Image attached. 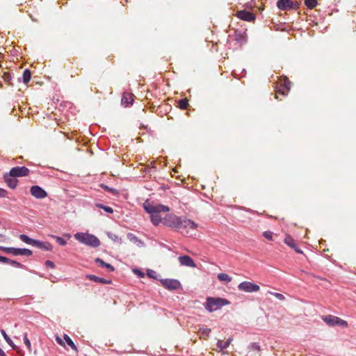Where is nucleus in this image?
I'll return each mask as SVG.
<instances>
[{"label":"nucleus","mask_w":356,"mask_h":356,"mask_svg":"<svg viewBox=\"0 0 356 356\" xmlns=\"http://www.w3.org/2000/svg\"><path fill=\"white\" fill-rule=\"evenodd\" d=\"M163 225L182 234H188L190 229L195 230L197 225L184 216L168 213L163 218Z\"/></svg>","instance_id":"f257e3e1"},{"label":"nucleus","mask_w":356,"mask_h":356,"mask_svg":"<svg viewBox=\"0 0 356 356\" xmlns=\"http://www.w3.org/2000/svg\"><path fill=\"white\" fill-rule=\"evenodd\" d=\"M143 208L147 213L150 214L151 222L155 226H158L161 222L163 223V218L161 217L160 213L170 211V207L168 206L160 204H154L147 201L143 204Z\"/></svg>","instance_id":"f03ea898"},{"label":"nucleus","mask_w":356,"mask_h":356,"mask_svg":"<svg viewBox=\"0 0 356 356\" xmlns=\"http://www.w3.org/2000/svg\"><path fill=\"white\" fill-rule=\"evenodd\" d=\"M229 304V302L225 298L208 297L204 307L208 312H213Z\"/></svg>","instance_id":"7ed1b4c3"},{"label":"nucleus","mask_w":356,"mask_h":356,"mask_svg":"<svg viewBox=\"0 0 356 356\" xmlns=\"http://www.w3.org/2000/svg\"><path fill=\"white\" fill-rule=\"evenodd\" d=\"M74 238L79 242L93 248H97L100 245L98 238L92 234L77 233L74 235Z\"/></svg>","instance_id":"20e7f679"},{"label":"nucleus","mask_w":356,"mask_h":356,"mask_svg":"<svg viewBox=\"0 0 356 356\" xmlns=\"http://www.w3.org/2000/svg\"><path fill=\"white\" fill-rule=\"evenodd\" d=\"M0 250L7 254H11L15 256L24 255L29 257L33 254L31 250L26 248H6L0 246Z\"/></svg>","instance_id":"39448f33"},{"label":"nucleus","mask_w":356,"mask_h":356,"mask_svg":"<svg viewBox=\"0 0 356 356\" xmlns=\"http://www.w3.org/2000/svg\"><path fill=\"white\" fill-rule=\"evenodd\" d=\"M323 321L330 326L340 325L347 327L348 323L340 318L332 315L323 316L322 317Z\"/></svg>","instance_id":"423d86ee"},{"label":"nucleus","mask_w":356,"mask_h":356,"mask_svg":"<svg viewBox=\"0 0 356 356\" xmlns=\"http://www.w3.org/2000/svg\"><path fill=\"white\" fill-rule=\"evenodd\" d=\"M277 86V92L282 95H286L290 90L291 82L286 77H282L279 79Z\"/></svg>","instance_id":"0eeeda50"},{"label":"nucleus","mask_w":356,"mask_h":356,"mask_svg":"<svg viewBox=\"0 0 356 356\" xmlns=\"http://www.w3.org/2000/svg\"><path fill=\"white\" fill-rule=\"evenodd\" d=\"M238 289L239 291H241L252 293L259 291L260 287L257 284L252 283L251 282L245 281L238 284Z\"/></svg>","instance_id":"6e6552de"},{"label":"nucleus","mask_w":356,"mask_h":356,"mask_svg":"<svg viewBox=\"0 0 356 356\" xmlns=\"http://www.w3.org/2000/svg\"><path fill=\"white\" fill-rule=\"evenodd\" d=\"M10 175L17 177H26L29 175L30 170L25 166H17L12 168L10 170Z\"/></svg>","instance_id":"1a4fd4ad"},{"label":"nucleus","mask_w":356,"mask_h":356,"mask_svg":"<svg viewBox=\"0 0 356 356\" xmlns=\"http://www.w3.org/2000/svg\"><path fill=\"white\" fill-rule=\"evenodd\" d=\"M160 282L168 290H177L181 287L179 281L175 279H161Z\"/></svg>","instance_id":"9d476101"},{"label":"nucleus","mask_w":356,"mask_h":356,"mask_svg":"<svg viewBox=\"0 0 356 356\" xmlns=\"http://www.w3.org/2000/svg\"><path fill=\"white\" fill-rule=\"evenodd\" d=\"M277 6L282 10H287L289 9H297L298 8V3L294 2L292 0H278Z\"/></svg>","instance_id":"9b49d317"},{"label":"nucleus","mask_w":356,"mask_h":356,"mask_svg":"<svg viewBox=\"0 0 356 356\" xmlns=\"http://www.w3.org/2000/svg\"><path fill=\"white\" fill-rule=\"evenodd\" d=\"M30 193L37 199H43L47 197V193L42 187L36 185L30 188Z\"/></svg>","instance_id":"f8f14e48"},{"label":"nucleus","mask_w":356,"mask_h":356,"mask_svg":"<svg viewBox=\"0 0 356 356\" xmlns=\"http://www.w3.org/2000/svg\"><path fill=\"white\" fill-rule=\"evenodd\" d=\"M234 37L235 41L240 47L245 44L247 42V34L245 31L235 30Z\"/></svg>","instance_id":"ddd939ff"},{"label":"nucleus","mask_w":356,"mask_h":356,"mask_svg":"<svg viewBox=\"0 0 356 356\" xmlns=\"http://www.w3.org/2000/svg\"><path fill=\"white\" fill-rule=\"evenodd\" d=\"M236 16L246 22H252L255 19V15L254 13L245 10L237 11Z\"/></svg>","instance_id":"4468645a"},{"label":"nucleus","mask_w":356,"mask_h":356,"mask_svg":"<svg viewBox=\"0 0 356 356\" xmlns=\"http://www.w3.org/2000/svg\"><path fill=\"white\" fill-rule=\"evenodd\" d=\"M284 242L288 246L293 249L297 253L302 254V251L299 248L295 239L290 235H286L284 239Z\"/></svg>","instance_id":"2eb2a0df"},{"label":"nucleus","mask_w":356,"mask_h":356,"mask_svg":"<svg viewBox=\"0 0 356 356\" xmlns=\"http://www.w3.org/2000/svg\"><path fill=\"white\" fill-rule=\"evenodd\" d=\"M4 181L7 186L12 189H15L18 184V180L13 176L10 175V172L5 173L3 176Z\"/></svg>","instance_id":"dca6fc26"},{"label":"nucleus","mask_w":356,"mask_h":356,"mask_svg":"<svg viewBox=\"0 0 356 356\" xmlns=\"http://www.w3.org/2000/svg\"><path fill=\"white\" fill-rule=\"evenodd\" d=\"M178 260L181 266L195 268L196 264L192 258L188 255H183L178 257Z\"/></svg>","instance_id":"f3484780"},{"label":"nucleus","mask_w":356,"mask_h":356,"mask_svg":"<svg viewBox=\"0 0 356 356\" xmlns=\"http://www.w3.org/2000/svg\"><path fill=\"white\" fill-rule=\"evenodd\" d=\"M134 95L133 94L127 92H124L122 95L121 103L125 107L129 106L133 104Z\"/></svg>","instance_id":"a211bd4d"},{"label":"nucleus","mask_w":356,"mask_h":356,"mask_svg":"<svg viewBox=\"0 0 356 356\" xmlns=\"http://www.w3.org/2000/svg\"><path fill=\"white\" fill-rule=\"evenodd\" d=\"M86 277L91 281L101 283V284H109L111 283V280H106L103 277H99L95 275H87Z\"/></svg>","instance_id":"6ab92c4d"},{"label":"nucleus","mask_w":356,"mask_h":356,"mask_svg":"<svg viewBox=\"0 0 356 356\" xmlns=\"http://www.w3.org/2000/svg\"><path fill=\"white\" fill-rule=\"evenodd\" d=\"M35 247H37L40 249L47 250V251H51L52 250V245L49 242H42L38 240H36Z\"/></svg>","instance_id":"aec40b11"},{"label":"nucleus","mask_w":356,"mask_h":356,"mask_svg":"<svg viewBox=\"0 0 356 356\" xmlns=\"http://www.w3.org/2000/svg\"><path fill=\"white\" fill-rule=\"evenodd\" d=\"M95 262L98 264L102 268H106L110 272H113L115 270L114 267L111 265L110 264L106 263L100 258H97L95 260Z\"/></svg>","instance_id":"412c9836"},{"label":"nucleus","mask_w":356,"mask_h":356,"mask_svg":"<svg viewBox=\"0 0 356 356\" xmlns=\"http://www.w3.org/2000/svg\"><path fill=\"white\" fill-rule=\"evenodd\" d=\"M19 239L24 243L35 246L36 240L33 239L26 234H20Z\"/></svg>","instance_id":"4be33fe9"},{"label":"nucleus","mask_w":356,"mask_h":356,"mask_svg":"<svg viewBox=\"0 0 356 356\" xmlns=\"http://www.w3.org/2000/svg\"><path fill=\"white\" fill-rule=\"evenodd\" d=\"M232 341V338L228 339L225 342H222V340H218L217 342V347L220 350L226 349L227 347H229Z\"/></svg>","instance_id":"5701e85b"},{"label":"nucleus","mask_w":356,"mask_h":356,"mask_svg":"<svg viewBox=\"0 0 356 356\" xmlns=\"http://www.w3.org/2000/svg\"><path fill=\"white\" fill-rule=\"evenodd\" d=\"M63 338H64L65 342L67 343V345L69 346H70L72 350H74V351L78 353V351H79L78 348H77L76 346L74 344V343L73 342V341L70 339V337L67 334H65L63 336Z\"/></svg>","instance_id":"b1692460"},{"label":"nucleus","mask_w":356,"mask_h":356,"mask_svg":"<svg viewBox=\"0 0 356 356\" xmlns=\"http://www.w3.org/2000/svg\"><path fill=\"white\" fill-rule=\"evenodd\" d=\"M211 331V330L210 328L204 327H200L199 329V333L200 334V338H202V337H203V338L209 337Z\"/></svg>","instance_id":"393cba45"},{"label":"nucleus","mask_w":356,"mask_h":356,"mask_svg":"<svg viewBox=\"0 0 356 356\" xmlns=\"http://www.w3.org/2000/svg\"><path fill=\"white\" fill-rule=\"evenodd\" d=\"M31 71L29 69H26L24 71L23 75H22L23 82L25 84H27L29 82V81L31 79Z\"/></svg>","instance_id":"a878e982"},{"label":"nucleus","mask_w":356,"mask_h":356,"mask_svg":"<svg viewBox=\"0 0 356 356\" xmlns=\"http://www.w3.org/2000/svg\"><path fill=\"white\" fill-rule=\"evenodd\" d=\"M217 277L220 281L225 282H230L232 280V278L226 273H219L218 274Z\"/></svg>","instance_id":"bb28decb"},{"label":"nucleus","mask_w":356,"mask_h":356,"mask_svg":"<svg viewBox=\"0 0 356 356\" xmlns=\"http://www.w3.org/2000/svg\"><path fill=\"white\" fill-rule=\"evenodd\" d=\"M127 238L134 243H138L140 244H143V241L140 240L136 236H135L134 234L129 233L127 234Z\"/></svg>","instance_id":"cd10ccee"},{"label":"nucleus","mask_w":356,"mask_h":356,"mask_svg":"<svg viewBox=\"0 0 356 356\" xmlns=\"http://www.w3.org/2000/svg\"><path fill=\"white\" fill-rule=\"evenodd\" d=\"M178 104H179V107L182 110L186 109L188 108V106H189L188 100L186 98L180 99L179 101Z\"/></svg>","instance_id":"c85d7f7f"},{"label":"nucleus","mask_w":356,"mask_h":356,"mask_svg":"<svg viewBox=\"0 0 356 356\" xmlns=\"http://www.w3.org/2000/svg\"><path fill=\"white\" fill-rule=\"evenodd\" d=\"M95 206L98 208L102 209L107 213H113V209L111 207L105 206L101 203H96Z\"/></svg>","instance_id":"c756f323"},{"label":"nucleus","mask_w":356,"mask_h":356,"mask_svg":"<svg viewBox=\"0 0 356 356\" xmlns=\"http://www.w3.org/2000/svg\"><path fill=\"white\" fill-rule=\"evenodd\" d=\"M318 3L317 0H305V6L309 8L312 9L316 6Z\"/></svg>","instance_id":"7c9ffc66"},{"label":"nucleus","mask_w":356,"mask_h":356,"mask_svg":"<svg viewBox=\"0 0 356 356\" xmlns=\"http://www.w3.org/2000/svg\"><path fill=\"white\" fill-rule=\"evenodd\" d=\"M1 334L2 336L3 337L4 339L6 340V341L11 346V347H14L15 345L13 342V341L11 340V339L8 336V334H6V331L4 330H1Z\"/></svg>","instance_id":"2f4dec72"},{"label":"nucleus","mask_w":356,"mask_h":356,"mask_svg":"<svg viewBox=\"0 0 356 356\" xmlns=\"http://www.w3.org/2000/svg\"><path fill=\"white\" fill-rule=\"evenodd\" d=\"M51 237L54 238L56 240V241L61 246H64L67 243L66 241L64 238H63L62 237H60V236H58L56 235H51Z\"/></svg>","instance_id":"473e14b6"},{"label":"nucleus","mask_w":356,"mask_h":356,"mask_svg":"<svg viewBox=\"0 0 356 356\" xmlns=\"http://www.w3.org/2000/svg\"><path fill=\"white\" fill-rule=\"evenodd\" d=\"M6 264H9V265H10L12 266L16 267V268H22L24 267V265H22V264L19 263L17 261L12 260V259H8V261H7Z\"/></svg>","instance_id":"72a5a7b5"},{"label":"nucleus","mask_w":356,"mask_h":356,"mask_svg":"<svg viewBox=\"0 0 356 356\" xmlns=\"http://www.w3.org/2000/svg\"><path fill=\"white\" fill-rule=\"evenodd\" d=\"M262 235L267 240L273 241V233L272 232H270V231L264 232Z\"/></svg>","instance_id":"f704fd0d"},{"label":"nucleus","mask_w":356,"mask_h":356,"mask_svg":"<svg viewBox=\"0 0 356 356\" xmlns=\"http://www.w3.org/2000/svg\"><path fill=\"white\" fill-rule=\"evenodd\" d=\"M248 348L250 350H257L258 352L260 351L261 348H260V346L259 345V343H251L249 346H248Z\"/></svg>","instance_id":"c9c22d12"},{"label":"nucleus","mask_w":356,"mask_h":356,"mask_svg":"<svg viewBox=\"0 0 356 356\" xmlns=\"http://www.w3.org/2000/svg\"><path fill=\"white\" fill-rule=\"evenodd\" d=\"M2 78L4 80V81H6L7 83H9L12 79V76L10 74V73H8V72L3 73Z\"/></svg>","instance_id":"e433bc0d"},{"label":"nucleus","mask_w":356,"mask_h":356,"mask_svg":"<svg viewBox=\"0 0 356 356\" xmlns=\"http://www.w3.org/2000/svg\"><path fill=\"white\" fill-rule=\"evenodd\" d=\"M268 293L272 294V295H273L275 297H276L280 300H285V297L282 293H273V292H270V291H269Z\"/></svg>","instance_id":"4c0bfd02"},{"label":"nucleus","mask_w":356,"mask_h":356,"mask_svg":"<svg viewBox=\"0 0 356 356\" xmlns=\"http://www.w3.org/2000/svg\"><path fill=\"white\" fill-rule=\"evenodd\" d=\"M24 341L25 345L27 346L29 349H31V345L29 339L27 337V334H24Z\"/></svg>","instance_id":"58836bf2"},{"label":"nucleus","mask_w":356,"mask_h":356,"mask_svg":"<svg viewBox=\"0 0 356 356\" xmlns=\"http://www.w3.org/2000/svg\"><path fill=\"white\" fill-rule=\"evenodd\" d=\"M45 266H46V267L50 268H55L54 263L53 261H50V260H47L45 261Z\"/></svg>","instance_id":"ea45409f"},{"label":"nucleus","mask_w":356,"mask_h":356,"mask_svg":"<svg viewBox=\"0 0 356 356\" xmlns=\"http://www.w3.org/2000/svg\"><path fill=\"white\" fill-rule=\"evenodd\" d=\"M56 341L58 344L65 347V343L63 342V341L59 336H58V335L56 336Z\"/></svg>","instance_id":"a19ab883"},{"label":"nucleus","mask_w":356,"mask_h":356,"mask_svg":"<svg viewBox=\"0 0 356 356\" xmlns=\"http://www.w3.org/2000/svg\"><path fill=\"white\" fill-rule=\"evenodd\" d=\"M8 194V192L6 190L0 188V197H6Z\"/></svg>","instance_id":"79ce46f5"},{"label":"nucleus","mask_w":356,"mask_h":356,"mask_svg":"<svg viewBox=\"0 0 356 356\" xmlns=\"http://www.w3.org/2000/svg\"><path fill=\"white\" fill-rule=\"evenodd\" d=\"M108 236L110 238H111L112 240L113 241H118V236L116 235H114V234H112L111 233H108Z\"/></svg>","instance_id":"37998d69"},{"label":"nucleus","mask_w":356,"mask_h":356,"mask_svg":"<svg viewBox=\"0 0 356 356\" xmlns=\"http://www.w3.org/2000/svg\"><path fill=\"white\" fill-rule=\"evenodd\" d=\"M8 261V258L0 255V262L6 264Z\"/></svg>","instance_id":"c03bdc74"},{"label":"nucleus","mask_w":356,"mask_h":356,"mask_svg":"<svg viewBox=\"0 0 356 356\" xmlns=\"http://www.w3.org/2000/svg\"><path fill=\"white\" fill-rule=\"evenodd\" d=\"M154 274H156V272L152 270H150L147 271V275L149 277H154Z\"/></svg>","instance_id":"a18cd8bd"},{"label":"nucleus","mask_w":356,"mask_h":356,"mask_svg":"<svg viewBox=\"0 0 356 356\" xmlns=\"http://www.w3.org/2000/svg\"><path fill=\"white\" fill-rule=\"evenodd\" d=\"M6 240L5 235L0 234V242H3Z\"/></svg>","instance_id":"49530a36"},{"label":"nucleus","mask_w":356,"mask_h":356,"mask_svg":"<svg viewBox=\"0 0 356 356\" xmlns=\"http://www.w3.org/2000/svg\"><path fill=\"white\" fill-rule=\"evenodd\" d=\"M0 356H6L4 351L0 348Z\"/></svg>","instance_id":"de8ad7c7"},{"label":"nucleus","mask_w":356,"mask_h":356,"mask_svg":"<svg viewBox=\"0 0 356 356\" xmlns=\"http://www.w3.org/2000/svg\"><path fill=\"white\" fill-rule=\"evenodd\" d=\"M104 188L107 191H111L112 189L107 186H104Z\"/></svg>","instance_id":"09e8293b"},{"label":"nucleus","mask_w":356,"mask_h":356,"mask_svg":"<svg viewBox=\"0 0 356 356\" xmlns=\"http://www.w3.org/2000/svg\"><path fill=\"white\" fill-rule=\"evenodd\" d=\"M275 98H276V99H277V98H278V97H277V95L276 94L275 95Z\"/></svg>","instance_id":"8fccbe9b"}]
</instances>
